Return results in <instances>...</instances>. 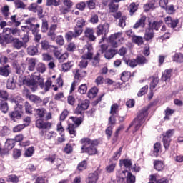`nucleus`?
Returning <instances> with one entry per match:
<instances>
[{"label": "nucleus", "instance_id": "6", "mask_svg": "<svg viewBox=\"0 0 183 183\" xmlns=\"http://www.w3.org/2000/svg\"><path fill=\"white\" fill-rule=\"evenodd\" d=\"M34 114L35 117H36V118H39L38 119H41L44 118L46 119V121H49V119H52V113L48 112L46 109L44 107L34 109Z\"/></svg>", "mask_w": 183, "mask_h": 183}, {"label": "nucleus", "instance_id": "9", "mask_svg": "<svg viewBox=\"0 0 183 183\" xmlns=\"http://www.w3.org/2000/svg\"><path fill=\"white\" fill-rule=\"evenodd\" d=\"M74 80L77 82H81L86 76L87 73L86 71L82 69H76L73 71Z\"/></svg>", "mask_w": 183, "mask_h": 183}, {"label": "nucleus", "instance_id": "22", "mask_svg": "<svg viewBox=\"0 0 183 183\" xmlns=\"http://www.w3.org/2000/svg\"><path fill=\"white\" fill-rule=\"evenodd\" d=\"M74 65H75V63L74 62V61H69L63 63L61 64V71L69 72V71L72 69Z\"/></svg>", "mask_w": 183, "mask_h": 183}, {"label": "nucleus", "instance_id": "3", "mask_svg": "<svg viewBox=\"0 0 183 183\" xmlns=\"http://www.w3.org/2000/svg\"><path fill=\"white\" fill-rule=\"evenodd\" d=\"M86 26V20L79 19L76 21L73 31H68L64 34V38L67 42H71L72 39H78L84 34V28Z\"/></svg>", "mask_w": 183, "mask_h": 183}, {"label": "nucleus", "instance_id": "60", "mask_svg": "<svg viewBox=\"0 0 183 183\" xmlns=\"http://www.w3.org/2000/svg\"><path fill=\"white\" fill-rule=\"evenodd\" d=\"M86 91H88V86H86V84L80 85L78 89V92L81 95H85V94H86Z\"/></svg>", "mask_w": 183, "mask_h": 183}, {"label": "nucleus", "instance_id": "59", "mask_svg": "<svg viewBox=\"0 0 183 183\" xmlns=\"http://www.w3.org/2000/svg\"><path fill=\"white\" fill-rule=\"evenodd\" d=\"M174 62H183V54L182 53H176L173 56Z\"/></svg>", "mask_w": 183, "mask_h": 183}, {"label": "nucleus", "instance_id": "2", "mask_svg": "<svg viewBox=\"0 0 183 183\" xmlns=\"http://www.w3.org/2000/svg\"><path fill=\"white\" fill-rule=\"evenodd\" d=\"M81 144V154H88L90 156L98 155V145L101 144L99 139H91L89 137H83L79 141Z\"/></svg>", "mask_w": 183, "mask_h": 183}, {"label": "nucleus", "instance_id": "8", "mask_svg": "<svg viewBox=\"0 0 183 183\" xmlns=\"http://www.w3.org/2000/svg\"><path fill=\"white\" fill-rule=\"evenodd\" d=\"M35 126L39 129L49 131V129L52 128V123L49 122H45L44 119H37L35 122Z\"/></svg>", "mask_w": 183, "mask_h": 183}, {"label": "nucleus", "instance_id": "28", "mask_svg": "<svg viewBox=\"0 0 183 183\" xmlns=\"http://www.w3.org/2000/svg\"><path fill=\"white\" fill-rule=\"evenodd\" d=\"M26 23L30 25V29L33 35H35L39 33V28H41V25H39V24H34L30 21H26Z\"/></svg>", "mask_w": 183, "mask_h": 183}, {"label": "nucleus", "instance_id": "20", "mask_svg": "<svg viewBox=\"0 0 183 183\" xmlns=\"http://www.w3.org/2000/svg\"><path fill=\"white\" fill-rule=\"evenodd\" d=\"M153 165L156 171L162 172L164 169H165V162H164L162 160H154Z\"/></svg>", "mask_w": 183, "mask_h": 183}, {"label": "nucleus", "instance_id": "43", "mask_svg": "<svg viewBox=\"0 0 183 183\" xmlns=\"http://www.w3.org/2000/svg\"><path fill=\"white\" fill-rule=\"evenodd\" d=\"M15 140L14 139H7L5 142L6 148H8V149H12L14 147H15Z\"/></svg>", "mask_w": 183, "mask_h": 183}, {"label": "nucleus", "instance_id": "33", "mask_svg": "<svg viewBox=\"0 0 183 183\" xmlns=\"http://www.w3.org/2000/svg\"><path fill=\"white\" fill-rule=\"evenodd\" d=\"M131 76H132V74H131V71H124L121 74L120 79L123 82H128V81H129V79H131Z\"/></svg>", "mask_w": 183, "mask_h": 183}, {"label": "nucleus", "instance_id": "10", "mask_svg": "<svg viewBox=\"0 0 183 183\" xmlns=\"http://www.w3.org/2000/svg\"><path fill=\"white\" fill-rule=\"evenodd\" d=\"M56 29H58V24H51L46 31V36L50 41L56 39Z\"/></svg>", "mask_w": 183, "mask_h": 183}, {"label": "nucleus", "instance_id": "12", "mask_svg": "<svg viewBox=\"0 0 183 183\" xmlns=\"http://www.w3.org/2000/svg\"><path fill=\"white\" fill-rule=\"evenodd\" d=\"M84 49L86 51V52L83 54V58L89 59V61H92V56H94V46H92V44H86L84 46Z\"/></svg>", "mask_w": 183, "mask_h": 183}, {"label": "nucleus", "instance_id": "50", "mask_svg": "<svg viewBox=\"0 0 183 183\" xmlns=\"http://www.w3.org/2000/svg\"><path fill=\"white\" fill-rule=\"evenodd\" d=\"M81 60L79 64V66L80 69H84L88 66V59H85L84 58V55L81 56Z\"/></svg>", "mask_w": 183, "mask_h": 183}, {"label": "nucleus", "instance_id": "51", "mask_svg": "<svg viewBox=\"0 0 183 183\" xmlns=\"http://www.w3.org/2000/svg\"><path fill=\"white\" fill-rule=\"evenodd\" d=\"M70 42L67 46H66V51L67 52H74L76 51V44H75L74 42H72V41H69Z\"/></svg>", "mask_w": 183, "mask_h": 183}, {"label": "nucleus", "instance_id": "55", "mask_svg": "<svg viewBox=\"0 0 183 183\" xmlns=\"http://www.w3.org/2000/svg\"><path fill=\"white\" fill-rule=\"evenodd\" d=\"M132 41L134 44L139 45V46L144 44V38L141 36H134L132 37Z\"/></svg>", "mask_w": 183, "mask_h": 183}, {"label": "nucleus", "instance_id": "41", "mask_svg": "<svg viewBox=\"0 0 183 183\" xmlns=\"http://www.w3.org/2000/svg\"><path fill=\"white\" fill-rule=\"evenodd\" d=\"M88 167V162L86 160H83L81 162H79L77 165L76 169L77 171H85Z\"/></svg>", "mask_w": 183, "mask_h": 183}, {"label": "nucleus", "instance_id": "7", "mask_svg": "<svg viewBox=\"0 0 183 183\" xmlns=\"http://www.w3.org/2000/svg\"><path fill=\"white\" fill-rule=\"evenodd\" d=\"M89 108V102L84 101L81 103L78 104L77 107L74 110V114L76 115H81V117H84L85 111Z\"/></svg>", "mask_w": 183, "mask_h": 183}, {"label": "nucleus", "instance_id": "17", "mask_svg": "<svg viewBox=\"0 0 183 183\" xmlns=\"http://www.w3.org/2000/svg\"><path fill=\"white\" fill-rule=\"evenodd\" d=\"M36 62L37 60L35 58L26 59L27 70L29 72H34L35 71V68L36 67Z\"/></svg>", "mask_w": 183, "mask_h": 183}, {"label": "nucleus", "instance_id": "26", "mask_svg": "<svg viewBox=\"0 0 183 183\" xmlns=\"http://www.w3.org/2000/svg\"><path fill=\"white\" fill-rule=\"evenodd\" d=\"M118 54V50L114 49H109L104 53V58L106 59H112Z\"/></svg>", "mask_w": 183, "mask_h": 183}, {"label": "nucleus", "instance_id": "16", "mask_svg": "<svg viewBox=\"0 0 183 183\" xmlns=\"http://www.w3.org/2000/svg\"><path fill=\"white\" fill-rule=\"evenodd\" d=\"M23 114L24 112H22L21 110H18V109H15L14 111L9 113V117L11 121L16 122L18 119H21V118H22Z\"/></svg>", "mask_w": 183, "mask_h": 183}, {"label": "nucleus", "instance_id": "32", "mask_svg": "<svg viewBox=\"0 0 183 183\" xmlns=\"http://www.w3.org/2000/svg\"><path fill=\"white\" fill-rule=\"evenodd\" d=\"M74 122V125L78 127L84 122V116L81 117H70L69 118Z\"/></svg>", "mask_w": 183, "mask_h": 183}, {"label": "nucleus", "instance_id": "29", "mask_svg": "<svg viewBox=\"0 0 183 183\" xmlns=\"http://www.w3.org/2000/svg\"><path fill=\"white\" fill-rule=\"evenodd\" d=\"M119 114V105L118 104L114 103L111 106L110 108V115L113 117H118Z\"/></svg>", "mask_w": 183, "mask_h": 183}, {"label": "nucleus", "instance_id": "48", "mask_svg": "<svg viewBox=\"0 0 183 183\" xmlns=\"http://www.w3.org/2000/svg\"><path fill=\"white\" fill-rule=\"evenodd\" d=\"M6 181L7 182L19 183V177L15 174H10L8 176Z\"/></svg>", "mask_w": 183, "mask_h": 183}, {"label": "nucleus", "instance_id": "62", "mask_svg": "<svg viewBox=\"0 0 183 183\" xmlns=\"http://www.w3.org/2000/svg\"><path fill=\"white\" fill-rule=\"evenodd\" d=\"M34 151H35V149H34V147H29L25 151L24 157H26V158H29V157H32V155H34Z\"/></svg>", "mask_w": 183, "mask_h": 183}, {"label": "nucleus", "instance_id": "49", "mask_svg": "<svg viewBox=\"0 0 183 183\" xmlns=\"http://www.w3.org/2000/svg\"><path fill=\"white\" fill-rule=\"evenodd\" d=\"M120 162L121 164H123L124 167L128 169H131V168H132V161H131V159H124L123 160H120Z\"/></svg>", "mask_w": 183, "mask_h": 183}, {"label": "nucleus", "instance_id": "46", "mask_svg": "<svg viewBox=\"0 0 183 183\" xmlns=\"http://www.w3.org/2000/svg\"><path fill=\"white\" fill-rule=\"evenodd\" d=\"M46 6H59L61 5V0H46Z\"/></svg>", "mask_w": 183, "mask_h": 183}, {"label": "nucleus", "instance_id": "23", "mask_svg": "<svg viewBox=\"0 0 183 183\" xmlns=\"http://www.w3.org/2000/svg\"><path fill=\"white\" fill-rule=\"evenodd\" d=\"M121 35L120 33H116L114 34H112L109 36V43L111 44L112 48H118V43L117 42V40L118 39V36Z\"/></svg>", "mask_w": 183, "mask_h": 183}, {"label": "nucleus", "instance_id": "25", "mask_svg": "<svg viewBox=\"0 0 183 183\" xmlns=\"http://www.w3.org/2000/svg\"><path fill=\"white\" fill-rule=\"evenodd\" d=\"M123 61L125 62L126 65L129 66L130 68H136V66L138 65V63L137 61V59H127V57H123Z\"/></svg>", "mask_w": 183, "mask_h": 183}, {"label": "nucleus", "instance_id": "18", "mask_svg": "<svg viewBox=\"0 0 183 183\" xmlns=\"http://www.w3.org/2000/svg\"><path fill=\"white\" fill-rule=\"evenodd\" d=\"M162 24H164V21L162 20H159V21H154L152 23H149V29H152V31H159V28L162 26Z\"/></svg>", "mask_w": 183, "mask_h": 183}, {"label": "nucleus", "instance_id": "58", "mask_svg": "<svg viewBox=\"0 0 183 183\" xmlns=\"http://www.w3.org/2000/svg\"><path fill=\"white\" fill-rule=\"evenodd\" d=\"M19 29L17 28L15 29H11V28H5L3 29L4 32H7L9 35H16V34H18L19 32Z\"/></svg>", "mask_w": 183, "mask_h": 183}, {"label": "nucleus", "instance_id": "35", "mask_svg": "<svg viewBox=\"0 0 183 183\" xmlns=\"http://www.w3.org/2000/svg\"><path fill=\"white\" fill-rule=\"evenodd\" d=\"M41 46L43 51H48V49H51V48H56L55 46H52L49 44V41L48 40H43L41 41Z\"/></svg>", "mask_w": 183, "mask_h": 183}, {"label": "nucleus", "instance_id": "31", "mask_svg": "<svg viewBox=\"0 0 183 183\" xmlns=\"http://www.w3.org/2000/svg\"><path fill=\"white\" fill-rule=\"evenodd\" d=\"M11 44H13L14 48L16 49H21L24 46V42L17 38H12Z\"/></svg>", "mask_w": 183, "mask_h": 183}, {"label": "nucleus", "instance_id": "11", "mask_svg": "<svg viewBox=\"0 0 183 183\" xmlns=\"http://www.w3.org/2000/svg\"><path fill=\"white\" fill-rule=\"evenodd\" d=\"M102 170L101 168L99 167L97 168L96 171L93 173L89 174L88 177L86 179V183H97V181H98V175L101 174Z\"/></svg>", "mask_w": 183, "mask_h": 183}, {"label": "nucleus", "instance_id": "44", "mask_svg": "<svg viewBox=\"0 0 183 183\" xmlns=\"http://www.w3.org/2000/svg\"><path fill=\"white\" fill-rule=\"evenodd\" d=\"M11 134V129L8 126H3L1 129L0 130V135L1 137H6Z\"/></svg>", "mask_w": 183, "mask_h": 183}, {"label": "nucleus", "instance_id": "47", "mask_svg": "<svg viewBox=\"0 0 183 183\" xmlns=\"http://www.w3.org/2000/svg\"><path fill=\"white\" fill-rule=\"evenodd\" d=\"M14 5L16 9H25L26 5L21 0H16L14 1Z\"/></svg>", "mask_w": 183, "mask_h": 183}, {"label": "nucleus", "instance_id": "53", "mask_svg": "<svg viewBox=\"0 0 183 183\" xmlns=\"http://www.w3.org/2000/svg\"><path fill=\"white\" fill-rule=\"evenodd\" d=\"M159 151H161V142H157L154 144L153 153L156 157H158V154H159Z\"/></svg>", "mask_w": 183, "mask_h": 183}, {"label": "nucleus", "instance_id": "34", "mask_svg": "<svg viewBox=\"0 0 183 183\" xmlns=\"http://www.w3.org/2000/svg\"><path fill=\"white\" fill-rule=\"evenodd\" d=\"M24 109L27 115H32L34 114V107L28 102H24Z\"/></svg>", "mask_w": 183, "mask_h": 183}, {"label": "nucleus", "instance_id": "39", "mask_svg": "<svg viewBox=\"0 0 183 183\" xmlns=\"http://www.w3.org/2000/svg\"><path fill=\"white\" fill-rule=\"evenodd\" d=\"M28 55L34 56L38 54V47L36 46H30L27 48Z\"/></svg>", "mask_w": 183, "mask_h": 183}, {"label": "nucleus", "instance_id": "38", "mask_svg": "<svg viewBox=\"0 0 183 183\" xmlns=\"http://www.w3.org/2000/svg\"><path fill=\"white\" fill-rule=\"evenodd\" d=\"M172 74V69H166L162 76V81H164L165 82H167L168 79H171Z\"/></svg>", "mask_w": 183, "mask_h": 183}, {"label": "nucleus", "instance_id": "52", "mask_svg": "<svg viewBox=\"0 0 183 183\" xmlns=\"http://www.w3.org/2000/svg\"><path fill=\"white\" fill-rule=\"evenodd\" d=\"M64 154H72V152H74V147H72V144L67 143L64 147Z\"/></svg>", "mask_w": 183, "mask_h": 183}, {"label": "nucleus", "instance_id": "61", "mask_svg": "<svg viewBox=\"0 0 183 183\" xmlns=\"http://www.w3.org/2000/svg\"><path fill=\"white\" fill-rule=\"evenodd\" d=\"M159 82V79L158 77H154L152 79V81L150 83V91H154L155 88H157V86L158 85Z\"/></svg>", "mask_w": 183, "mask_h": 183}, {"label": "nucleus", "instance_id": "64", "mask_svg": "<svg viewBox=\"0 0 183 183\" xmlns=\"http://www.w3.org/2000/svg\"><path fill=\"white\" fill-rule=\"evenodd\" d=\"M36 71H37V72H39L40 74H44V72H45V71H46L45 64H44V63H39L36 66Z\"/></svg>", "mask_w": 183, "mask_h": 183}, {"label": "nucleus", "instance_id": "45", "mask_svg": "<svg viewBox=\"0 0 183 183\" xmlns=\"http://www.w3.org/2000/svg\"><path fill=\"white\" fill-rule=\"evenodd\" d=\"M99 89L97 86L92 87L88 92V97L89 98H95L98 95Z\"/></svg>", "mask_w": 183, "mask_h": 183}, {"label": "nucleus", "instance_id": "15", "mask_svg": "<svg viewBox=\"0 0 183 183\" xmlns=\"http://www.w3.org/2000/svg\"><path fill=\"white\" fill-rule=\"evenodd\" d=\"M4 34H0V45H8V44H12V38L14 36L9 34L7 32Z\"/></svg>", "mask_w": 183, "mask_h": 183}, {"label": "nucleus", "instance_id": "21", "mask_svg": "<svg viewBox=\"0 0 183 183\" xmlns=\"http://www.w3.org/2000/svg\"><path fill=\"white\" fill-rule=\"evenodd\" d=\"M145 21H147V16L143 15L133 26L134 29H138V28H145Z\"/></svg>", "mask_w": 183, "mask_h": 183}, {"label": "nucleus", "instance_id": "5", "mask_svg": "<svg viewBox=\"0 0 183 183\" xmlns=\"http://www.w3.org/2000/svg\"><path fill=\"white\" fill-rule=\"evenodd\" d=\"M109 32V24L108 23L99 24L96 28V34L97 36H101V35H104L102 37V41H105V38H107V35Z\"/></svg>", "mask_w": 183, "mask_h": 183}, {"label": "nucleus", "instance_id": "14", "mask_svg": "<svg viewBox=\"0 0 183 183\" xmlns=\"http://www.w3.org/2000/svg\"><path fill=\"white\" fill-rule=\"evenodd\" d=\"M84 32L85 38H87L90 42H95L97 41V36L94 34H95L94 28L86 27Z\"/></svg>", "mask_w": 183, "mask_h": 183}, {"label": "nucleus", "instance_id": "54", "mask_svg": "<svg viewBox=\"0 0 183 183\" xmlns=\"http://www.w3.org/2000/svg\"><path fill=\"white\" fill-rule=\"evenodd\" d=\"M0 109L4 112V114H6L8 112V102H6V100L1 101L0 103Z\"/></svg>", "mask_w": 183, "mask_h": 183}, {"label": "nucleus", "instance_id": "1", "mask_svg": "<svg viewBox=\"0 0 183 183\" xmlns=\"http://www.w3.org/2000/svg\"><path fill=\"white\" fill-rule=\"evenodd\" d=\"M23 85L30 88L32 92H35L38 89V86L44 89V92H48L52 86V79L48 78L44 83V78L41 77V74L34 72L31 75L30 79L23 80Z\"/></svg>", "mask_w": 183, "mask_h": 183}, {"label": "nucleus", "instance_id": "27", "mask_svg": "<svg viewBox=\"0 0 183 183\" xmlns=\"http://www.w3.org/2000/svg\"><path fill=\"white\" fill-rule=\"evenodd\" d=\"M154 36L155 33L154 32V31H152V29H149V27H147V29H145L144 39H145L147 41H151V39H152Z\"/></svg>", "mask_w": 183, "mask_h": 183}, {"label": "nucleus", "instance_id": "63", "mask_svg": "<svg viewBox=\"0 0 183 183\" xmlns=\"http://www.w3.org/2000/svg\"><path fill=\"white\" fill-rule=\"evenodd\" d=\"M21 155H22V151L19 149H14L13 150V158L14 159H18V158H21Z\"/></svg>", "mask_w": 183, "mask_h": 183}, {"label": "nucleus", "instance_id": "24", "mask_svg": "<svg viewBox=\"0 0 183 183\" xmlns=\"http://www.w3.org/2000/svg\"><path fill=\"white\" fill-rule=\"evenodd\" d=\"M11 74V67L9 65H6L0 67V75L1 76H5V78L9 76V74Z\"/></svg>", "mask_w": 183, "mask_h": 183}, {"label": "nucleus", "instance_id": "40", "mask_svg": "<svg viewBox=\"0 0 183 183\" xmlns=\"http://www.w3.org/2000/svg\"><path fill=\"white\" fill-rule=\"evenodd\" d=\"M136 61L137 62V65H145V64H148V59L142 55L137 56L136 58Z\"/></svg>", "mask_w": 183, "mask_h": 183}, {"label": "nucleus", "instance_id": "37", "mask_svg": "<svg viewBox=\"0 0 183 183\" xmlns=\"http://www.w3.org/2000/svg\"><path fill=\"white\" fill-rule=\"evenodd\" d=\"M29 99L31 102H34V104H42V99L41 97L35 95V94H31L29 96Z\"/></svg>", "mask_w": 183, "mask_h": 183}, {"label": "nucleus", "instance_id": "42", "mask_svg": "<svg viewBox=\"0 0 183 183\" xmlns=\"http://www.w3.org/2000/svg\"><path fill=\"white\" fill-rule=\"evenodd\" d=\"M128 10L129 11L131 16H132V15H134V14H135L136 11H138V5H137L135 2H132L129 6Z\"/></svg>", "mask_w": 183, "mask_h": 183}, {"label": "nucleus", "instance_id": "30", "mask_svg": "<svg viewBox=\"0 0 183 183\" xmlns=\"http://www.w3.org/2000/svg\"><path fill=\"white\" fill-rule=\"evenodd\" d=\"M76 128H77L76 125L72 123L68 124L66 130L68 131L69 134L71 135V138H75V137H76Z\"/></svg>", "mask_w": 183, "mask_h": 183}, {"label": "nucleus", "instance_id": "4", "mask_svg": "<svg viewBox=\"0 0 183 183\" xmlns=\"http://www.w3.org/2000/svg\"><path fill=\"white\" fill-rule=\"evenodd\" d=\"M153 106L154 104L151 103L148 106L143 107L139 112V114H137V117L134 118V119L131 122L129 128H131V127H134L133 134H135V132H137V131H138V129L141 128L142 124L145 122V118L148 117V111H149L151 107Z\"/></svg>", "mask_w": 183, "mask_h": 183}, {"label": "nucleus", "instance_id": "57", "mask_svg": "<svg viewBox=\"0 0 183 183\" xmlns=\"http://www.w3.org/2000/svg\"><path fill=\"white\" fill-rule=\"evenodd\" d=\"M163 9H165L166 12L169 14V15H172L173 14H175V8L174 7V5L170 6H165L164 7H162Z\"/></svg>", "mask_w": 183, "mask_h": 183}, {"label": "nucleus", "instance_id": "36", "mask_svg": "<svg viewBox=\"0 0 183 183\" xmlns=\"http://www.w3.org/2000/svg\"><path fill=\"white\" fill-rule=\"evenodd\" d=\"M49 30V24H48V20L42 19L41 31L42 32V34H46V32H48Z\"/></svg>", "mask_w": 183, "mask_h": 183}, {"label": "nucleus", "instance_id": "19", "mask_svg": "<svg viewBox=\"0 0 183 183\" xmlns=\"http://www.w3.org/2000/svg\"><path fill=\"white\" fill-rule=\"evenodd\" d=\"M122 174L124 176L126 175V183H135L136 178L135 176L132 174V173L128 170H123Z\"/></svg>", "mask_w": 183, "mask_h": 183}, {"label": "nucleus", "instance_id": "13", "mask_svg": "<svg viewBox=\"0 0 183 183\" xmlns=\"http://www.w3.org/2000/svg\"><path fill=\"white\" fill-rule=\"evenodd\" d=\"M164 21L166 25H167V26H169V28H172V29H175V28H177V26H178V24H179V19H174L171 16L165 17L164 19Z\"/></svg>", "mask_w": 183, "mask_h": 183}, {"label": "nucleus", "instance_id": "56", "mask_svg": "<svg viewBox=\"0 0 183 183\" xmlns=\"http://www.w3.org/2000/svg\"><path fill=\"white\" fill-rule=\"evenodd\" d=\"M117 167V163H114V162H110L109 164V165H107L105 168L106 172L108 174H111V172H114L115 167Z\"/></svg>", "mask_w": 183, "mask_h": 183}]
</instances>
